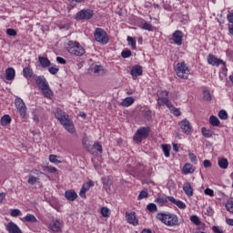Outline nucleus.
I'll list each match as a JSON object with an SVG mask.
<instances>
[{"label":"nucleus","instance_id":"39","mask_svg":"<svg viewBox=\"0 0 233 233\" xmlns=\"http://www.w3.org/2000/svg\"><path fill=\"white\" fill-rule=\"evenodd\" d=\"M162 150L164 152L165 157H170V146L163 144Z\"/></svg>","mask_w":233,"mask_h":233},{"label":"nucleus","instance_id":"42","mask_svg":"<svg viewBox=\"0 0 233 233\" xmlns=\"http://www.w3.org/2000/svg\"><path fill=\"white\" fill-rule=\"evenodd\" d=\"M49 161L50 163H61V160H59V157L57 155H50L49 156Z\"/></svg>","mask_w":233,"mask_h":233},{"label":"nucleus","instance_id":"24","mask_svg":"<svg viewBox=\"0 0 233 233\" xmlns=\"http://www.w3.org/2000/svg\"><path fill=\"white\" fill-rule=\"evenodd\" d=\"M40 90L44 97H46L47 99H50V97L53 96L52 89H50V85H47L46 87H42Z\"/></svg>","mask_w":233,"mask_h":233},{"label":"nucleus","instance_id":"57","mask_svg":"<svg viewBox=\"0 0 233 233\" xmlns=\"http://www.w3.org/2000/svg\"><path fill=\"white\" fill-rule=\"evenodd\" d=\"M205 214L209 217L214 216V209L211 207H208L206 208Z\"/></svg>","mask_w":233,"mask_h":233},{"label":"nucleus","instance_id":"21","mask_svg":"<svg viewBox=\"0 0 233 233\" xmlns=\"http://www.w3.org/2000/svg\"><path fill=\"white\" fill-rule=\"evenodd\" d=\"M38 63H40L42 68H49V66H52V62L45 56H38Z\"/></svg>","mask_w":233,"mask_h":233},{"label":"nucleus","instance_id":"26","mask_svg":"<svg viewBox=\"0 0 233 233\" xmlns=\"http://www.w3.org/2000/svg\"><path fill=\"white\" fill-rule=\"evenodd\" d=\"M102 183L105 190L108 192L110 190V187L112 186V180L108 177L102 178Z\"/></svg>","mask_w":233,"mask_h":233},{"label":"nucleus","instance_id":"43","mask_svg":"<svg viewBox=\"0 0 233 233\" xmlns=\"http://www.w3.org/2000/svg\"><path fill=\"white\" fill-rule=\"evenodd\" d=\"M203 97H204L205 101H212V95H210L209 90L203 91Z\"/></svg>","mask_w":233,"mask_h":233},{"label":"nucleus","instance_id":"49","mask_svg":"<svg viewBox=\"0 0 233 233\" xmlns=\"http://www.w3.org/2000/svg\"><path fill=\"white\" fill-rule=\"evenodd\" d=\"M28 185H35L37 183V177L33 175H29V178L27 180Z\"/></svg>","mask_w":233,"mask_h":233},{"label":"nucleus","instance_id":"20","mask_svg":"<svg viewBox=\"0 0 233 233\" xmlns=\"http://www.w3.org/2000/svg\"><path fill=\"white\" fill-rule=\"evenodd\" d=\"M167 198H168V201H170V203H173V205H177L178 208H181V209L187 208V204H185V202L181 200H177L174 197H167Z\"/></svg>","mask_w":233,"mask_h":233},{"label":"nucleus","instance_id":"53","mask_svg":"<svg viewBox=\"0 0 233 233\" xmlns=\"http://www.w3.org/2000/svg\"><path fill=\"white\" fill-rule=\"evenodd\" d=\"M46 170L49 172V174H56V172H57V168L52 166H46Z\"/></svg>","mask_w":233,"mask_h":233},{"label":"nucleus","instance_id":"5","mask_svg":"<svg viewBox=\"0 0 233 233\" xmlns=\"http://www.w3.org/2000/svg\"><path fill=\"white\" fill-rule=\"evenodd\" d=\"M148 136H150V127H141L135 133L133 139L139 144L143 139H147Z\"/></svg>","mask_w":233,"mask_h":233},{"label":"nucleus","instance_id":"45","mask_svg":"<svg viewBox=\"0 0 233 233\" xmlns=\"http://www.w3.org/2000/svg\"><path fill=\"white\" fill-rule=\"evenodd\" d=\"M218 117L220 119H228V114L227 113V111H225V109H222L218 112Z\"/></svg>","mask_w":233,"mask_h":233},{"label":"nucleus","instance_id":"12","mask_svg":"<svg viewBox=\"0 0 233 233\" xmlns=\"http://www.w3.org/2000/svg\"><path fill=\"white\" fill-rule=\"evenodd\" d=\"M208 65H212V66H219L220 65H223L224 68H227V63L222 59L216 57L214 55H208Z\"/></svg>","mask_w":233,"mask_h":233},{"label":"nucleus","instance_id":"29","mask_svg":"<svg viewBox=\"0 0 233 233\" xmlns=\"http://www.w3.org/2000/svg\"><path fill=\"white\" fill-rule=\"evenodd\" d=\"M227 17H228V21L229 23L228 32H229V34H231V35H233V12L228 14Z\"/></svg>","mask_w":233,"mask_h":233},{"label":"nucleus","instance_id":"9","mask_svg":"<svg viewBox=\"0 0 233 233\" xmlns=\"http://www.w3.org/2000/svg\"><path fill=\"white\" fill-rule=\"evenodd\" d=\"M157 105L158 106H163V105H166V106L168 108L169 105H172V102L168 100V91H158L157 93Z\"/></svg>","mask_w":233,"mask_h":233},{"label":"nucleus","instance_id":"44","mask_svg":"<svg viewBox=\"0 0 233 233\" xmlns=\"http://www.w3.org/2000/svg\"><path fill=\"white\" fill-rule=\"evenodd\" d=\"M213 134L214 133L212 131L205 127L202 128V135L204 136V137H212Z\"/></svg>","mask_w":233,"mask_h":233},{"label":"nucleus","instance_id":"58","mask_svg":"<svg viewBox=\"0 0 233 233\" xmlns=\"http://www.w3.org/2000/svg\"><path fill=\"white\" fill-rule=\"evenodd\" d=\"M77 3H85V0H71L70 6H72V8H74V6H76V5H77Z\"/></svg>","mask_w":233,"mask_h":233},{"label":"nucleus","instance_id":"54","mask_svg":"<svg viewBox=\"0 0 233 233\" xmlns=\"http://www.w3.org/2000/svg\"><path fill=\"white\" fill-rule=\"evenodd\" d=\"M109 212H110V209H108L107 208H101V215L103 216V218H108Z\"/></svg>","mask_w":233,"mask_h":233},{"label":"nucleus","instance_id":"10","mask_svg":"<svg viewBox=\"0 0 233 233\" xmlns=\"http://www.w3.org/2000/svg\"><path fill=\"white\" fill-rule=\"evenodd\" d=\"M15 105L17 112L20 115V117L24 119V117H26V104H25V101L21 99V97H16L15 99Z\"/></svg>","mask_w":233,"mask_h":233},{"label":"nucleus","instance_id":"22","mask_svg":"<svg viewBox=\"0 0 233 233\" xmlns=\"http://www.w3.org/2000/svg\"><path fill=\"white\" fill-rule=\"evenodd\" d=\"M65 198L68 200V201H76V199H77V193H76V191L74 190H67L65 192Z\"/></svg>","mask_w":233,"mask_h":233},{"label":"nucleus","instance_id":"36","mask_svg":"<svg viewBox=\"0 0 233 233\" xmlns=\"http://www.w3.org/2000/svg\"><path fill=\"white\" fill-rule=\"evenodd\" d=\"M156 203L158 207H163V205L168 203V197H158L156 199Z\"/></svg>","mask_w":233,"mask_h":233},{"label":"nucleus","instance_id":"48","mask_svg":"<svg viewBox=\"0 0 233 233\" xmlns=\"http://www.w3.org/2000/svg\"><path fill=\"white\" fill-rule=\"evenodd\" d=\"M131 56H132V51H130V50H123L121 52V56L124 59H127V57H130Z\"/></svg>","mask_w":233,"mask_h":233},{"label":"nucleus","instance_id":"37","mask_svg":"<svg viewBox=\"0 0 233 233\" xmlns=\"http://www.w3.org/2000/svg\"><path fill=\"white\" fill-rule=\"evenodd\" d=\"M93 72L97 76H103V74H105V68H103V66L96 65L93 67Z\"/></svg>","mask_w":233,"mask_h":233},{"label":"nucleus","instance_id":"51","mask_svg":"<svg viewBox=\"0 0 233 233\" xmlns=\"http://www.w3.org/2000/svg\"><path fill=\"white\" fill-rule=\"evenodd\" d=\"M6 34H7V35H10L11 37H15V35H17V31H15L13 28H8V29H6Z\"/></svg>","mask_w":233,"mask_h":233},{"label":"nucleus","instance_id":"33","mask_svg":"<svg viewBox=\"0 0 233 233\" xmlns=\"http://www.w3.org/2000/svg\"><path fill=\"white\" fill-rule=\"evenodd\" d=\"M122 106H132L134 105V97L127 96L121 102Z\"/></svg>","mask_w":233,"mask_h":233},{"label":"nucleus","instance_id":"27","mask_svg":"<svg viewBox=\"0 0 233 233\" xmlns=\"http://www.w3.org/2000/svg\"><path fill=\"white\" fill-rule=\"evenodd\" d=\"M183 170L184 174H194L196 168L194 167V166H192V164L187 163L185 164Z\"/></svg>","mask_w":233,"mask_h":233},{"label":"nucleus","instance_id":"46","mask_svg":"<svg viewBox=\"0 0 233 233\" xmlns=\"http://www.w3.org/2000/svg\"><path fill=\"white\" fill-rule=\"evenodd\" d=\"M48 72L51 73L52 76H56V74L59 72V67H57V66H49Z\"/></svg>","mask_w":233,"mask_h":233},{"label":"nucleus","instance_id":"52","mask_svg":"<svg viewBox=\"0 0 233 233\" xmlns=\"http://www.w3.org/2000/svg\"><path fill=\"white\" fill-rule=\"evenodd\" d=\"M144 117L147 121H150L152 119V110H147L144 114Z\"/></svg>","mask_w":233,"mask_h":233},{"label":"nucleus","instance_id":"3","mask_svg":"<svg viewBox=\"0 0 233 233\" xmlns=\"http://www.w3.org/2000/svg\"><path fill=\"white\" fill-rule=\"evenodd\" d=\"M66 50L72 56H76L81 57V56H85V48L78 42L69 41L66 46Z\"/></svg>","mask_w":233,"mask_h":233},{"label":"nucleus","instance_id":"30","mask_svg":"<svg viewBox=\"0 0 233 233\" xmlns=\"http://www.w3.org/2000/svg\"><path fill=\"white\" fill-rule=\"evenodd\" d=\"M22 221H26L27 223H37V218L33 214H27L24 218H22Z\"/></svg>","mask_w":233,"mask_h":233},{"label":"nucleus","instance_id":"14","mask_svg":"<svg viewBox=\"0 0 233 233\" xmlns=\"http://www.w3.org/2000/svg\"><path fill=\"white\" fill-rule=\"evenodd\" d=\"M173 41L175 45L181 46L183 45V32L177 30L173 33Z\"/></svg>","mask_w":233,"mask_h":233},{"label":"nucleus","instance_id":"6","mask_svg":"<svg viewBox=\"0 0 233 233\" xmlns=\"http://www.w3.org/2000/svg\"><path fill=\"white\" fill-rule=\"evenodd\" d=\"M65 222L62 219L53 218L49 223L47 230L51 233H59L63 230Z\"/></svg>","mask_w":233,"mask_h":233},{"label":"nucleus","instance_id":"8","mask_svg":"<svg viewBox=\"0 0 233 233\" xmlns=\"http://www.w3.org/2000/svg\"><path fill=\"white\" fill-rule=\"evenodd\" d=\"M94 17V11L91 9H82L76 13L75 19L76 21H83L92 19Z\"/></svg>","mask_w":233,"mask_h":233},{"label":"nucleus","instance_id":"61","mask_svg":"<svg viewBox=\"0 0 233 233\" xmlns=\"http://www.w3.org/2000/svg\"><path fill=\"white\" fill-rule=\"evenodd\" d=\"M94 148H95L96 150H97V152H103V147L100 146L99 143H95V144H94Z\"/></svg>","mask_w":233,"mask_h":233},{"label":"nucleus","instance_id":"34","mask_svg":"<svg viewBox=\"0 0 233 233\" xmlns=\"http://www.w3.org/2000/svg\"><path fill=\"white\" fill-rule=\"evenodd\" d=\"M10 123H12V117H10V116L5 115L4 116H2L1 118L2 127H6L10 125Z\"/></svg>","mask_w":233,"mask_h":233},{"label":"nucleus","instance_id":"2","mask_svg":"<svg viewBox=\"0 0 233 233\" xmlns=\"http://www.w3.org/2000/svg\"><path fill=\"white\" fill-rule=\"evenodd\" d=\"M157 219L164 223L167 227H177L179 226V218L177 215L174 213H157Z\"/></svg>","mask_w":233,"mask_h":233},{"label":"nucleus","instance_id":"55","mask_svg":"<svg viewBox=\"0 0 233 233\" xmlns=\"http://www.w3.org/2000/svg\"><path fill=\"white\" fill-rule=\"evenodd\" d=\"M145 198H148V192L145 191V190H142L138 197H137V199H145Z\"/></svg>","mask_w":233,"mask_h":233},{"label":"nucleus","instance_id":"56","mask_svg":"<svg viewBox=\"0 0 233 233\" xmlns=\"http://www.w3.org/2000/svg\"><path fill=\"white\" fill-rule=\"evenodd\" d=\"M10 216H12V218H17V216H21V210L13 209L10 213Z\"/></svg>","mask_w":233,"mask_h":233},{"label":"nucleus","instance_id":"38","mask_svg":"<svg viewBox=\"0 0 233 233\" xmlns=\"http://www.w3.org/2000/svg\"><path fill=\"white\" fill-rule=\"evenodd\" d=\"M209 123L211 127H219L220 125L219 118L214 116L209 117Z\"/></svg>","mask_w":233,"mask_h":233},{"label":"nucleus","instance_id":"17","mask_svg":"<svg viewBox=\"0 0 233 233\" xmlns=\"http://www.w3.org/2000/svg\"><path fill=\"white\" fill-rule=\"evenodd\" d=\"M5 228L8 233H21V228H19V226L12 221L7 223Z\"/></svg>","mask_w":233,"mask_h":233},{"label":"nucleus","instance_id":"62","mask_svg":"<svg viewBox=\"0 0 233 233\" xmlns=\"http://www.w3.org/2000/svg\"><path fill=\"white\" fill-rule=\"evenodd\" d=\"M203 165L205 168H210V167H212V162H210V160H204Z\"/></svg>","mask_w":233,"mask_h":233},{"label":"nucleus","instance_id":"47","mask_svg":"<svg viewBox=\"0 0 233 233\" xmlns=\"http://www.w3.org/2000/svg\"><path fill=\"white\" fill-rule=\"evenodd\" d=\"M191 223H194V225H200L201 221H199V217L193 215L190 217Z\"/></svg>","mask_w":233,"mask_h":233},{"label":"nucleus","instance_id":"28","mask_svg":"<svg viewBox=\"0 0 233 233\" xmlns=\"http://www.w3.org/2000/svg\"><path fill=\"white\" fill-rule=\"evenodd\" d=\"M226 210L229 212V214H233V198H228L225 204Z\"/></svg>","mask_w":233,"mask_h":233},{"label":"nucleus","instance_id":"31","mask_svg":"<svg viewBox=\"0 0 233 233\" xmlns=\"http://www.w3.org/2000/svg\"><path fill=\"white\" fill-rule=\"evenodd\" d=\"M23 76L25 77V79H30V77L34 76V71L30 67H24Z\"/></svg>","mask_w":233,"mask_h":233},{"label":"nucleus","instance_id":"35","mask_svg":"<svg viewBox=\"0 0 233 233\" xmlns=\"http://www.w3.org/2000/svg\"><path fill=\"white\" fill-rule=\"evenodd\" d=\"M167 108L170 110L173 116H176L177 117H179V116H181V111H179L178 108L175 107L174 105L169 104Z\"/></svg>","mask_w":233,"mask_h":233},{"label":"nucleus","instance_id":"15","mask_svg":"<svg viewBox=\"0 0 233 233\" xmlns=\"http://www.w3.org/2000/svg\"><path fill=\"white\" fill-rule=\"evenodd\" d=\"M35 81L39 90H41L42 88H45L46 86H48V81H46V78H45V76H43L35 77Z\"/></svg>","mask_w":233,"mask_h":233},{"label":"nucleus","instance_id":"7","mask_svg":"<svg viewBox=\"0 0 233 233\" xmlns=\"http://www.w3.org/2000/svg\"><path fill=\"white\" fill-rule=\"evenodd\" d=\"M95 40L100 45H106L108 43V34L103 28L97 27L94 33Z\"/></svg>","mask_w":233,"mask_h":233},{"label":"nucleus","instance_id":"63","mask_svg":"<svg viewBox=\"0 0 233 233\" xmlns=\"http://www.w3.org/2000/svg\"><path fill=\"white\" fill-rule=\"evenodd\" d=\"M212 230H213V232H215V233H223V229H221L219 227H218V226H214L213 228H212Z\"/></svg>","mask_w":233,"mask_h":233},{"label":"nucleus","instance_id":"25","mask_svg":"<svg viewBox=\"0 0 233 233\" xmlns=\"http://www.w3.org/2000/svg\"><path fill=\"white\" fill-rule=\"evenodd\" d=\"M139 27L142 28V30H147V32H154V26H152V25H150L149 23H147L145 20H143L140 23Z\"/></svg>","mask_w":233,"mask_h":233},{"label":"nucleus","instance_id":"32","mask_svg":"<svg viewBox=\"0 0 233 233\" xmlns=\"http://www.w3.org/2000/svg\"><path fill=\"white\" fill-rule=\"evenodd\" d=\"M218 165L219 168L226 170V168H228V160L227 158H220L218 159Z\"/></svg>","mask_w":233,"mask_h":233},{"label":"nucleus","instance_id":"18","mask_svg":"<svg viewBox=\"0 0 233 233\" xmlns=\"http://www.w3.org/2000/svg\"><path fill=\"white\" fill-rule=\"evenodd\" d=\"M130 74L132 77H139V76H143V67L137 65L132 67Z\"/></svg>","mask_w":233,"mask_h":233},{"label":"nucleus","instance_id":"40","mask_svg":"<svg viewBox=\"0 0 233 233\" xmlns=\"http://www.w3.org/2000/svg\"><path fill=\"white\" fill-rule=\"evenodd\" d=\"M127 43L131 46L132 50H136V39L132 36H127Z\"/></svg>","mask_w":233,"mask_h":233},{"label":"nucleus","instance_id":"16","mask_svg":"<svg viewBox=\"0 0 233 233\" xmlns=\"http://www.w3.org/2000/svg\"><path fill=\"white\" fill-rule=\"evenodd\" d=\"M126 219L127 221V223H129L130 225H134L136 227V225L138 224V220L136 218V213L135 212H127L126 213Z\"/></svg>","mask_w":233,"mask_h":233},{"label":"nucleus","instance_id":"13","mask_svg":"<svg viewBox=\"0 0 233 233\" xmlns=\"http://www.w3.org/2000/svg\"><path fill=\"white\" fill-rule=\"evenodd\" d=\"M95 183L92 180H89L86 183H84L82 186V188L79 191V196L80 198H86V192H88V190H90L91 187H94Z\"/></svg>","mask_w":233,"mask_h":233},{"label":"nucleus","instance_id":"41","mask_svg":"<svg viewBox=\"0 0 233 233\" xmlns=\"http://www.w3.org/2000/svg\"><path fill=\"white\" fill-rule=\"evenodd\" d=\"M147 209L148 210V212H157V206L154 203H149L147 206Z\"/></svg>","mask_w":233,"mask_h":233},{"label":"nucleus","instance_id":"11","mask_svg":"<svg viewBox=\"0 0 233 233\" xmlns=\"http://www.w3.org/2000/svg\"><path fill=\"white\" fill-rule=\"evenodd\" d=\"M178 127L182 130V132L186 134V136H189V134H192V126L190 125V121H188L187 118L179 121Z\"/></svg>","mask_w":233,"mask_h":233},{"label":"nucleus","instance_id":"23","mask_svg":"<svg viewBox=\"0 0 233 233\" xmlns=\"http://www.w3.org/2000/svg\"><path fill=\"white\" fill-rule=\"evenodd\" d=\"M5 79L7 81H12L15 77V70L12 67H9L5 70Z\"/></svg>","mask_w":233,"mask_h":233},{"label":"nucleus","instance_id":"19","mask_svg":"<svg viewBox=\"0 0 233 233\" xmlns=\"http://www.w3.org/2000/svg\"><path fill=\"white\" fill-rule=\"evenodd\" d=\"M183 190L187 198H192V196H194V189L192 188V185H190V183H184Z\"/></svg>","mask_w":233,"mask_h":233},{"label":"nucleus","instance_id":"59","mask_svg":"<svg viewBox=\"0 0 233 233\" xmlns=\"http://www.w3.org/2000/svg\"><path fill=\"white\" fill-rule=\"evenodd\" d=\"M204 194H206V196H210V197H212V196H214V190H212V189H210V188H206V189L204 190Z\"/></svg>","mask_w":233,"mask_h":233},{"label":"nucleus","instance_id":"64","mask_svg":"<svg viewBox=\"0 0 233 233\" xmlns=\"http://www.w3.org/2000/svg\"><path fill=\"white\" fill-rule=\"evenodd\" d=\"M226 223L229 225V227H233V218H227Z\"/></svg>","mask_w":233,"mask_h":233},{"label":"nucleus","instance_id":"4","mask_svg":"<svg viewBox=\"0 0 233 233\" xmlns=\"http://www.w3.org/2000/svg\"><path fill=\"white\" fill-rule=\"evenodd\" d=\"M175 72L180 79H188L190 68L185 62H178L175 66Z\"/></svg>","mask_w":233,"mask_h":233},{"label":"nucleus","instance_id":"50","mask_svg":"<svg viewBox=\"0 0 233 233\" xmlns=\"http://www.w3.org/2000/svg\"><path fill=\"white\" fill-rule=\"evenodd\" d=\"M188 156L191 163H193L194 165H198V157H196V154L189 153Z\"/></svg>","mask_w":233,"mask_h":233},{"label":"nucleus","instance_id":"1","mask_svg":"<svg viewBox=\"0 0 233 233\" xmlns=\"http://www.w3.org/2000/svg\"><path fill=\"white\" fill-rule=\"evenodd\" d=\"M55 116L56 117V119H58L62 127H64V128H66V130L69 132V134H74V132H76L74 122L70 120V116L66 114L65 111L61 110L60 108H56L55 110Z\"/></svg>","mask_w":233,"mask_h":233},{"label":"nucleus","instance_id":"60","mask_svg":"<svg viewBox=\"0 0 233 233\" xmlns=\"http://www.w3.org/2000/svg\"><path fill=\"white\" fill-rule=\"evenodd\" d=\"M56 61H57V63H59V65H66V60H65V58H63L61 56H57Z\"/></svg>","mask_w":233,"mask_h":233}]
</instances>
